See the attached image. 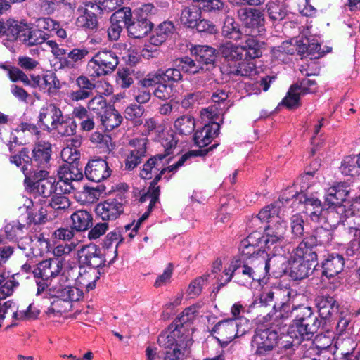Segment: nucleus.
<instances>
[{"mask_svg":"<svg viewBox=\"0 0 360 360\" xmlns=\"http://www.w3.org/2000/svg\"><path fill=\"white\" fill-rule=\"evenodd\" d=\"M161 144L165 148V153L157 154L151 157L143 165L140 169L139 176L141 179H152L153 178L147 193L141 195L142 200H145L147 198L150 197V195H153V200L159 199L160 191L158 183L161 179L162 175L167 171L175 172L192 155L191 153H186L176 163L165 167L164 159L172 153V150L177 145V141L172 134H167L165 137L162 139Z\"/></svg>","mask_w":360,"mask_h":360,"instance_id":"f257e3e1","label":"nucleus"},{"mask_svg":"<svg viewBox=\"0 0 360 360\" xmlns=\"http://www.w3.org/2000/svg\"><path fill=\"white\" fill-rule=\"evenodd\" d=\"M292 314L295 323L290 326L288 335L285 336L286 340L278 342L281 349L294 350V347L301 345L302 342L308 341L310 349L315 350L316 347H312V340L321 325L318 316L313 313L311 308H299L292 311Z\"/></svg>","mask_w":360,"mask_h":360,"instance_id":"f03ea898","label":"nucleus"},{"mask_svg":"<svg viewBox=\"0 0 360 360\" xmlns=\"http://www.w3.org/2000/svg\"><path fill=\"white\" fill-rule=\"evenodd\" d=\"M286 258L281 253L274 254L268 260L265 257H257L249 261L240 259L238 274L248 281H260L267 275L271 266L278 272H285Z\"/></svg>","mask_w":360,"mask_h":360,"instance_id":"7ed1b4c3","label":"nucleus"},{"mask_svg":"<svg viewBox=\"0 0 360 360\" xmlns=\"http://www.w3.org/2000/svg\"><path fill=\"white\" fill-rule=\"evenodd\" d=\"M51 153L52 146L49 142L41 140L35 143L30 158V168H28L27 165H23L21 169L25 182L28 180V176L32 174L39 177L49 176Z\"/></svg>","mask_w":360,"mask_h":360,"instance_id":"20e7f679","label":"nucleus"},{"mask_svg":"<svg viewBox=\"0 0 360 360\" xmlns=\"http://www.w3.org/2000/svg\"><path fill=\"white\" fill-rule=\"evenodd\" d=\"M250 329V321L243 316L238 319H227L219 321L211 333L222 347H226L234 338L245 335Z\"/></svg>","mask_w":360,"mask_h":360,"instance_id":"39448f33","label":"nucleus"},{"mask_svg":"<svg viewBox=\"0 0 360 360\" xmlns=\"http://www.w3.org/2000/svg\"><path fill=\"white\" fill-rule=\"evenodd\" d=\"M38 279L36 281L37 285V295H38L44 294V297L49 295L68 300H79L83 297V291L78 287L63 285L50 279Z\"/></svg>","mask_w":360,"mask_h":360,"instance_id":"423d86ee","label":"nucleus"},{"mask_svg":"<svg viewBox=\"0 0 360 360\" xmlns=\"http://www.w3.org/2000/svg\"><path fill=\"white\" fill-rule=\"evenodd\" d=\"M118 64L117 54L105 49L97 52L88 62V73L91 77L105 76L113 72Z\"/></svg>","mask_w":360,"mask_h":360,"instance_id":"0eeeda50","label":"nucleus"},{"mask_svg":"<svg viewBox=\"0 0 360 360\" xmlns=\"http://www.w3.org/2000/svg\"><path fill=\"white\" fill-rule=\"evenodd\" d=\"M237 14L248 35L260 36L265 32L264 15L259 9L241 7Z\"/></svg>","mask_w":360,"mask_h":360,"instance_id":"6e6552de","label":"nucleus"},{"mask_svg":"<svg viewBox=\"0 0 360 360\" xmlns=\"http://www.w3.org/2000/svg\"><path fill=\"white\" fill-rule=\"evenodd\" d=\"M58 180L55 182L56 194L70 193L77 188L83 179L82 169L75 165L60 166L58 171Z\"/></svg>","mask_w":360,"mask_h":360,"instance_id":"1a4fd4ad","label":"nucleus"},{"mask_svg":"<svg viewBox=\"0 0 360 360\" xmlns=\"http://www.w3.org/2000/svg\"><path fill=\"white\" fill-rule=\"evenodd\" d=\"M278 332L271 328H257L252 340V347H256L255 353L258 355H265L271 351L278 343Z\"/></svg>","mask_w":360,"mask_h":360,"instance_id":"9d476101","label":"nucleus"},{"mask_svg":"<svg viewBox=\"0 0 360 360\" xmlns=\"http://www.w3.org/2000/svg\"><path fill=\"white\" fill-rule=\"evenodd\" d=\"M63 116L62 110L56 104L45 103L39 110L37 124L44 131L51 132Z\"/></svg>","mask_w":360,"mask_h":360,"instance_id":"9b49d317","label":"nucleus"},{"mask_svg":"<svg viewBox=\"0 0 360 360\" xmlns=\"http://www.w3.org/2000/svg\"><path fill=\"white\" fill-rule=\"evenodd\" d=\"M316 89V82L314 79H303L300 84L292 85L287 96L283 100V103L287 108L291 109L299 106V101L301 95L311 94Z\"/></svg>","mask_w":360,"mask_h":360,"instance_id":"f8f14e48","label":"nucleus"},{"mask_svg":"<svg viewBox=\"0 0 360 360\" xmlns=\"http://www.w3.org/2000/svg\"><path fill=\"white\" fill-rule=\"evenodd\" d=\"M147 143L148 139L146 138L134 139L130 141L129 145L132 148L124 161V167L127 170H133L146 156Z\"/></svg>","mask_w":360,"mask_h":360,"instance_id":"ddd939ff","label":"nucleus"},{"mask_svg":"<svg viewBox=\"0 0 360 360\" xmlns=\"http://www.w3.org/2000/svg\"><path fill=\"white\" fill-rule=\"evenodd\" d=\"M79 263L86 265L87 268L100 269L105 266V258L101 249L96 245L83 247L79 252Z\"/></svg>","mask_w":360,"mask_h":360,"instance_id":"4468645a","label":"nucleus"},{"mask_svg":"<svg viewBox=\"0 0 360 360\" xmlns=\"http://www.w3.org/2000/svg\"><path fill=\"white\" fill-rule=\"evenodd\" d=\"M63 269V259L53 257L43 260L34 268L33 275L36 278L51 279L59 275Z\"/></svg>","mask_w":360,"mask_h":360,"instance_id":"2eb2a0df","label":"nucleus"},{"mask_svg":"<svg viewBox=\"0 0 360 360\" xmlns=\"http://www.w3.org/2000/svg\"><path fill=\"white\" fill-rule=\"evenodd\" d=\"M56 181L52 178L48 179L47 177H39L37 175L28 176L27 182V187H29L30 193L34 195H41L43 198H48L56 191L55 190Z\"/></svg>","mask_w":360,"mask_h":360,"instance_id":"dca6fc26","label":"nucleus"},{"mask_svg":"<svg viewBox=\"0 0 360 360\" xmlns=\"http://www.w3.org/2000/svg\"><path fill=\"white\" fill-rule=\"evenodd\" d=\"M123 212L124 205L117 199L99 202L95 208L96 216L105 222L115 220Z\"/></svg>","mask_w":360,"mask_h":360,"instance_id":"f3484780","label":"nucleus"},{"mask_svg":"<svg viewBox=\"0 0 360 360\" xmlns=\"http://www.w3.org/2000/svg\"><path fill=\"white\" fill-rule=\"evenodd\" d=\"M39 311L33 310L30 304L26 310H16L15 304L11 301H6L0 309V327L1 321L6 318V315H11L14 320H27L34 319L38 316Z\"/></svg>","mask_w":360,"mask_h":360,"instance_id":"a211bd4d","label":"nucleus"},{"mask_svg":"<svg viewBox=\"0 0 360 360\" xmlns=\"http://www.w3.org/2000/svg\"><path fill=\"white\" fill-rule=\"evenodd\" d=\"M111 174V170L106 161L103 159H94L89 161L85 167V175L88 179L100 182Z\"/></svg>","mask_w":360,"mask_h":360,"instance_id":"6ab92c4d","label":"nucleus"},{"mask_svg":"<svg viewBox=\"0 0 360 360\" xmlns=\"http://www.w3.org/2000/svg\"><path fill=\"white\" fill-rule=\"evenodd\" d=\"M289 276L295 280H302L308 277L312 274L316 263L302 259L292 258V255H290V259L288 260Z\"/></svg>","mask_w":360,"mask_h":360,"instance_id":"aec40b11","label":"nucleus"},{"mask_svg":"<svg viewBox=\"0 0 360 360\" xmlns=\"http://www.w3.org/2000/svg\"><path fill=\"white\" fill-rule=\"evenodd\" d=\"M316 239L313 235L306 236L291 253L292 258L302 259L316 263Z\"/></svg>","mask_w":360,"mask_h":360,"instance_id":"412c9836","label":"nucleus"},{"mask_svg":"<svg viewBox=\"0 0 360 360\" xmlns=\"http://www.w3.org/2000/svg\"><path fill=\"white\" fill-rule=\"evenodd\" d=\"M351 210L346 208L344 205L330 206L323 212V219L330 228L335 229L340 224L347 222L349 214H352Z\"/></svg>","mask_w":360,"mask_h":360,"instance_id":"4be33fe9","label":"nucleus"},{"mask_svg":"<svg viewBox=\"0 0 360 360\" xmlns=\"http://www.w3.org/2000/svg\"><path fill=\"white\" fill-rule=\"evenodd\" d=\"M285 231L286 224L281 219L269 223L265 229L266 239L264 242L267 248L270 250L271 245L281 243L284 239Z\"/></svg>","mask_w":360,"mask_h":360,"instance_id":"5701e85b","label":"nucleus"},{"mask_svg":"<svg viewBox=\"0 0 360 360\" xmlns=\"http://www.w3.org/2000/svg\"><path fill=\"white\" fill-rule=\"evenodd\" d=\"M315 302L322 319H330L338 316L339 304L333 297L328 295H319L316 298Z\"/></svg>","mask_w":360,"mask_h":360,"instance_id":"b1692460","label":"nucleus"},{"mask_svg":"<svg viewBox=\"0 0 360 360\" xmlns=\"http://www.w3.org/2000/svg\"><path fill=\"white\" fill-rule=\"evenodd\" d=\"M158 342L160 347L167 349H172L174 347L186 349L187 343L184 338L181 335V332L176 328L172 330L162 332L158 337Z\"/></svg>","mask_w":360,"mask_h":360,"instance_id":"393cba45","label":"nucleus"},{"mask_svg":"<svg viewBox=\"0 0 360 360\" xmlns=\"http://www.w3.org/2000/svg\"><path fill=\"white\" fill-rule=\"evenodd\" d=\"M219 51L229 68L245 58L244 50L240 46L231 41L220 45Z\"/></svg>","mask_w":360,"mask_h":360,"instance_id":"a878e982","label":"nucleus"},{"mask_svg":"<svg viewBox=\"0 0 360 360\" xmlns=\"http://www.w3.org/2000/svg\"><path fill=\"white\" fill-rule=\"evenodd\" d=\"M200 65L204 67V71H210L215 67L216 50L208 46H195L192 50Z\"/></svg>","mask_w":360,"mask_h":360,"instance_id":"bb28decb","label":"nucleus"},{"mask_svg":"<svg viewBox=\"0 0 360 360\" xmlns=\"http://www.w3.org/2000/svg\"><path fill=\"white\" fill-rule=\"evenodd\" d=\"M100 275V269L79 266L76 284L81 288H86L87 291L91 290L95 288Z\"/></svg>","mask_w":360,"mask_h":360,"instance_id":"cd10ccee","label":"nucleus"},{"mask_svg":"<svg viewBox=\"0 0 360 360\" xmlns=\"http://www.w3.org/2000/svg\"><path fill=\"white\" fill-rule=\"evenodd\" d=\"M75 84L78 89L72 91L69 96L72 101L77 102L85 100L92 96L95 84L89 79L87 77L84 75L79 76L76 79Z\"/></svg>","mask_w":360,"mask_h":360,"instance_id":"c85d7f7f","label":"nucleus"},{"mask_svg":"<svg viewBox=\"0 0 360 360\" xmlns=\"http://www.w3.org/2000/svg\"><path fill=\"white\" fill-rule=\"evenodd\" d=\"M300 202L304 204L305 212L312 221L319 222L323 218V212L326 210H323L321 202L317 198L300 195Z\"/></svg>","mask_w":360,"mask_h":360,"instance_id":"c756f323","label":"nucleus"},{"mask_svg":"<svg viewBox=\"0 0 360 360\" xmlns=\"http://www.w3.org/2000/svg\"><path fill=\"white\" fill-rule=\"evenodd\" d=\"M300 202L304 204L305 212L312 221L319 222L323 218V212L326 210H323L321 202L317 198L300 195Z\"/></svg>","mask_w":360,"mask_h":360,"instance_id":"7c9ffc66","label":"nucleus"},{"mask_svg":"<svg viewBox=\"0 0 360 360\" xmlns=\"http://www.w3.org/2000/svg\"><path fill=\"white\" fill-rule=\"evenodd\" d=\"M219 131V124L217 122L205 124L201 129L195 132L193 141L198 147H205L211 143L214 137L217 136Z\"/></svg>","mask_w":360,"mask_h":360,"instance_id":"2f4dec72","label":"nucleus"},{"mask_svg":"<svg viewBox=\"0 0 360 360\" xmlns=\"http://www.w3.org/2000/svg\"><path fill=\"white\" fill-rule=\"evenodd\" d=\"M89 51L85 47L75 48L67 52V56L61 57L59 63L61 68L75 69L89 55Z\"/></svg>","mask_w":360,"mask_h":360,"instance_id":"473e14b6","label":"nucleus"},{"mask_svg":"<svg viewBox=\"0 0 360 360\" xmlns=\"http://www.w3.org/2000/svg\"><path fill=\"white\" fill-rule=\"evenodd\" d=\"M345 259L339 254H332L323 262V275L330 278L338 275L343 269Z\"/></svg>","mask_w":360,"mask_h":360,"instance_id":"72a5a7b5","label":"nucleus"},{"mask_svg":"<svg viewBox=\"0 0 360 360\" xmlns=\"http://www.w3.org/2000/svg\"><path fill=\"white\" fill-rule=\"evenodd\" d=\"M311 308L310 307H307L304 305H298L292 307L291 309H290V306L282 303L281 305L274 304L273 306V309L274 312L272 315H270V313H268L267 316H269V319L271 320V317L274 318L273 325L276 326L281 327V323L279 322L278 319L285 320L288 318H292V324L295 323V316L292 314V311L299 308Z\"/></svg>","mask_w":360,"mask_h":360,"instance_id":"f704fd0d","label":"nucleus"},{"mask_svg":"<svg viewBox=\"0 0 360 360\" xmlns=\"http://www.w3.org/2000/svg\"><path fill=\"white\" fill-rule=\"evenodd\" d=\"M153 23L150 20L137 18L127 25V32L130 37L141 39L146 36L153 29Z\"/></svg>","mask_w":360,"mask_h":360,"instance_id":"c9c22d12","label":"nucleus"},{"mask_svg":"<svg viewBox=\"0 0 360 360\" xmlns=\"http://www.w3.org/2000/svg\"><path fill=\"white\" fill-rule=\"evenodd\" d=\"M72 229L76 231H84L92 226L93 217L84 210L75 211L71 215Z\"/></svg>","mask_w":360,"mask_h":360,"instance_id":"e433bc0d","label":"nucleus"},{"mask_svg":"<svg viewBox=\"0 0 360 360\" xmlns=\"http://www.w3.org/2000/svg\"><path fill=\"white\" fill-rule=\"evenodd\" d=\"M348 195V191L342 184H338L329 188L326 193L325 200L330 206L342 205V202L346 200Z\"/></svg>","mask_w":360,"mask_h":360,"instance_id":"4c0bfd02","label":"nucleus"},{"mask_svg":"<svg viewBox=\"0 0 360 360\" xmlns=\"http://www.w3.org/2000/svg\"><path fill=\"white\" fill-rule=\"evenodd\" d=\"M174 65L186 73L195 75L205 72L204 67L200 65L195 56L194 58L188 56L176 58L174 60Z\"/></svg>","mask_w":360,"mask_h":360,"instance_id":"58836bf2","label":"nucleus"},{"mask_svg":"<svg viewBox=\"0 0 360 360\" xmlns=\"http://www.w3.org/2000/svg\"><path fill=\"white\" fill-rule=\"evenodd\" d=\"M252 237L249 236L245 240H243L240 245V251L241 253L242 260L249 261L257 257H264V251L255 244L251 243Z\"/></svg>","mask_w":360,"mask_h":360,"instance_id":"ea45409f","label":"nucleus"},{"mask_svg":"<svg viewBox=\"0 0 360 360\" xmlns=\"http://www.w3.org/2000/svg\"><path fill=\"white\" fill-rule=\"evenodd\" d=\"M267 15L274 25L278 24L288 15L287 7L281 3L271 1L266 6Z\"/></svg>","mask_w":360,"mask_h":360,"instance_id":"a19ab883","label":"nucleus"},{"mask_svg":"<svg viewBox=\"0 0 360 360\" xmlns=\"http://www.w3.org/2000/svg\"><path fill=\"white\" fill-rule=\"evenodd\" d=\"M174 26L172 22H163L159 25L154 34L150 38V43L155 46H160L174 32Z\"/></svg>","mask_w":360,"mask_h":360,"instance_id":"79ce46f5","label":"nucleus"},{"mask_svg":"<svg viewBox=\"0 0 360 360\" xmlns=\"http://www.w3.org/2000/svg\"><path fill=\"white\" fill-rule=\"evenodd\" d=\"M28 32V25L26 23L18 22L13 19L7 20L6 36L11 40H20L25 36Z\"/></svg>","mask_w":360,"mask_h":360,"instance_id":"37998d69","label":"nucleus"},{"mask_svg":"<svg viewBox=\"0 0 360 360\" xmlns=\"http://www.w3.org/2000/svg\"><path fill=\"white\" fill-rule=\"evenodd\" d=\"M101 122L106 130L110 131L120 126L123 120L122 115L115 108L108 109L100 117Z\"/></svg>","mask_w":360,"mask_h":360,"instance_id":"c03bdc74","label":"nucleus"},{"mask_svg":"<svg viewBox=\"0 0 360 360\" xmlns=\"http://www.w3.org/2000/svg\"><path fill=\"white\" fill-rule=\"evenodd\" d=\"M77 128V124L73 119L65 118L63 115L53 128V131L62 137L72 136L75 134Z\"/></svg>","mask_w":360,"mask_h":360,"instance_id":"a18cd8bd","label":"nucleus"},{"mask_svg":"<svg viewBox=\"0 0 360 360\" xmlns=\"http://www.w3.org/2000/svg\"><path fill=\"white\" fill-rule=\"evenodd\" d=\"M195 127V119L190 115H182L174 122V128L179 134L182 135L191 134Z\"/></svg>","mask_w":360,"mask_h":360,"instance_id":"49530a36","label":"nucleus"},{"mask_svg":"<svg viewBox=\"0 0 360 360\" xmlns=\"http://www.w3.org/2000/svg\"><path fill=\"white\" fill-rule=\"evenodd\" d=\"M201 9L195 6L186 7L181 11L180 20L182 24L193 28L200 18Z\"/></svg>","mask_w":360,"mask_h":360,"instance_id":"de8ad7c7","label":"nucleus"},{"mask_svg":"<svg viewBox=\"0 0 360 360\" xmlns=\"http://www.w3.org/2000/svg\"><path fill=\"white\" fill-rule=\"evenodd\" d=\"M48 38L49 35L43 30L40 29L31 30L28 27V32H26L25 36L22 39V41L31 46L41 44Z\"/></svg>","mask_w":360,"mask_h":360,"instance_id":"09e8293b","label":"nucleus"},{"mask_svg":"<svg viewBox=\"0 0 360 360\" xmlns=\"http://www.w3.org/2000/svg\"><path fill=\"white\" fill-rule=\"evenodd\" d=\"M255 65L244 58L229 68V73L236 76L249 77L256 73Z\"/></svg>","mask_w":360,"mask_h":360,"instance_id":"8fccbe9b","label":"nucleus"},{"mask_svg":"<svg viewBox=\"0 0 360 360\" xmlns=\"http://www.w3.org/2000/svg\"><path fill=\"white\" fill-rule=\"evenodd\" d=\"M256 37L249 35L245 39L243 45L240 46L244 50L245 56H248L251 58H255L262 55L261 46L256 39Z\"/></svg>","mask_w":360,"mask_h":360,"instance_id":"3c124183","label":"nucleus"},{"mask_svg":"<svg viewBox=\"0 0 360 360\" xmlns=\"http://www.w3.org/2000/svg\"><path fill=\"white\" fill-rule=\"evenodd\" d=\"M279 208L276 205L271 204L264 207L257 217L252 219L256 222L259 220L266 221L269 224L281 219L279 215Z\"/></svg>","mask_w":360,"mask_h":360,"instance_id":"603ef678","label":"nucleus"},{"mask_svg":"<svg viewBox=\"0 0 360 360\" xmlns=\"http://www.w3.org/2000/svg\"><path fill=\"white\" fill-rule=\"evenodd\" d=\"M222 34L229 39H238L240 37V32L238 24L231 16H226L224 19L221 29Z\"/></svg>","mask_w":360,"mask_h":360,"instance_id":"864d4df0","label":"nucleus"},{"mask_svg":"<svg viewBox=\"0 0 360 360\" xmlns=\"http://www.w3.org/2000/svg\"><path fill=\"white\" fill-rule=\"evenodd\" d=\"M274 300V292L271 290H264L255 299L252 304L250 305V308L255 309L258 312H261L264 307L270 306Z\"/></svg>","mask_w":360,"mask_h":360,"instance_id":"5fc2aeb1","label":"nucleus"},{"mask_svg":"<svg viewBox=\"0 0 360 360\" xmlns=\"http://www.w3.org/2000/svg\"><path fill=\"white\" fill-rule=\"evenodd\" d=\"M90 7L84 8L83 13L78 17L77 22L82 27L94 30L98 26L97 16L94 10H89Z\"/></svg>","mask_w":360,"mask_h":360,"instance_id":"6e6d98bb","label":"nucleus"},{"mask_svg":"<svg viewBox=\"0 0 360 360\" xmlns=\"http://www.w3.org/2000/svg\"><path fill=\"white\" fill-rule=\"evenodd\" d=\"M122 4L121 0H103L98 4L89 1L86 4V6L90 7L94 11L110 13L117 9Z\"/></svg>","mask_w":360,"mask_h":360,"instance_id":"4d7b16f0","label":"nucleus"},{"mask_svg":"<svg viewBox=\"0 0 360 360\" xmlns=\"http://www.w3.org/2000/svg\"><path fill=\"white\" fill-rule=\"evenodd\" d=\"M354 156H347L342 161L340 170L345 176H356L360 174V169L357 165Z\"/></svg>","mask_w":360,"mask_h":360,"instance_id":"13d9d810","label":"nucleus"},{"mask_svg":"<svg viewBox=\"0 0 360 360\" xmlns=\"http://www.w3.org/2000/svg\"><path fill=\"white\" fill-rule=\"evenodd\" d=\"M87 109L101 117L108 109L105 98L98 94L94 96L87 103Z\"/></svg>","mask_w":360,"mask_h":360,"instance_id":"bf43d9fd","label":"nucleus"},{"mask_svg":"<svg viewBox=\"0 0 360 360\" xmlns=\"http://www.w3.org/2000/svg\"><path fill=\"white\" fill-rule=\"evenodd\" d=\"M131 21V9L124 7L115 11L110 18V22H115L121 25L122 27L127 28V25Z\"/></svg>","mask_w":360,"mask_h":360,"instance_id":"052dcab7","label":"nucleus"},{"mask_svg":"<svg viewBox=\"0 0 360 360\" xmlns=\"http://www.w3.org/2000/svg\"><path fill=\"white\" fill-rule=\"evenodd\" d=\"M79 266H64L60 274L59 281L57 283H61L63 285H70V281H75L77 283V277L78 276Z\"/></svg>","mask_w":360,"mask_h":360,"instance_id":"680f3d73","label":"nucleus"},{"mask_svg":"<svg viewBox=\"0 0 360 360\" xmlns=\"http://www.w3.org/2000/svg\"><path fill=\"white\" fill-rule=\"evenodd\" d=\"M153 95L162 101L169 100L174 95L173 85L165 82H160L154 89Z\"/></svg>","mask_w":360,"mask_h":360,"instance_id":"e2e57ef3","label":"nucleus"},{"mask_svg":"<svg viewBox=\"0 0 360 360\" xmlns=\"http://www.w3.org/2000/svg\"><path fill=\"white\" fill-rule=\"evenodd\" d=\"M180 68L176 67L172 68H168L163 71L160 70V75L162 80L169 84L173 83H178L182 80L183 76L180 72Z\"/></svg>","mask_w":360,"mask_h":360,"instance_id":"0e129e2a","label":"nucleus"},{"mask_svg":"<svg viewBox=\"0 0 360 360\" xmlns=\"http://www.w3.org/2000/svg\"><path fill=\"white\" fill-rule=\"evenodd\" d=\"M61 157L66 164L63 166L75 165L77 167V161L79 160L80 153L77 149L66 147L61 152Z\"/></svg>","mask_w":360,"mask_h":360,"instance_id":"69168bd1","label":"nucleus"},{"mask_svg":"<svg viewBox=\"0 0 360 360\" xmlns=\"http://www.w3.org/2000/svg\"><path fill=\"white\" fill-rule=\"evenodd\" d=\"M10 162L17 167H20L24 163V165H28V168H30V157L29 156L28 149L22 148L17 154L11 155Z\"/></svg>","mask_w":360,"mask_h":360,"instance_id":"338daca9","label":"nucleus"},{"mask_svg":"<svg viewBox=\"0 0 360 360\" xmlns=\"http://www.w3.org/2000/svg\"><path fill=\"white\" fill-rule=\"evenodd\" d=\"M185 349H179V347H174L172 349H167L161 352L158 355L160 360H183L184 358V352L183 350Z\"/></svg>","mask_w":360,"mask_h":360,"instance_id":"774afa93","label":"nucleus"}]
</instances>
